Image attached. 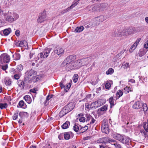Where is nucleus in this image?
<instances>
[{
	"mask_svg": "<svg viewBox=\"0 0 148 148\" xmlns=\"http://www.w3.org/2000/svg\"><path fill=\"white\" fill-rule=\"evenodd\" d=\"M113 137L115 139L119 140L123 144L129 145L130 139L127 136L124 135L116 134L113 135Z\"/></svg>",
	"mask_w": 148,
	"mask_h": 148,
	"instance_id": "f257e3e1",
	"label": "nucleus"
},
{
	"mask_svg": "<svg viewBox=\"0 0 148 148\" xmlns=\"http://www.w3.org/2000/svg\"><path fill=\"white\" fill-rule=\"evenodd\" d=\"M37 74V72L34 70L31 69L29 71H27L25 73V77L24 81H27L30 82V80H29V77L32 75H35Z\"/></svg>",
	"mask_w": 148,
	"mask_h": 148,
	"instance_id": "f03ea898",
	"label": "nucleus"
},
{
	"mask_svg": "<svg viewBox=\"0 0 148 148\" xmlns=\"http://www.w3.org/2000/svg\"><path fill=\"white\" fill-rule=\"evenodd\" d=\"M10 60V56L6 53L2 54L0 56V62L2 64L3 62L5 63L8 62Z\"/></svg>",
	"mask_w": 148,
	"mask_h": 148,
	"instance_id": "7ed1b4c3",
	"label": "nucleus"
},
{
	"mask_svg": "<svg viewBox=\"0 0 148 148\" xmlns=\"http://www.w3.org/2000/svg\"><path fill=\"white\" fill-rule=\"evenodd\" d=\"M75 107V105L72 103H69L63 108L65 112L67 114L72 111Z\"/></svg>",
	"mask_w": 148,
	"mask_h": 148,
	"instance_id": "20e7f679",
	"label": "nucleus"
},
{
	"mask_svg": "<svg viewBox=\"0 0 148 148\" xmlns=\"http://www.w3.org/2000/svg\"><path fill=\"white\" fill-rule=\"evenodd\" d=\"M46 16V13L44 11L40 14L37 20L38 23H41L45 21Z\"/></svg>",
	"mask_w": 148,
	"mask_h": 148,
	"instance_id": "39448f33",
	"label": "nucleus"
},
{
	"mask_svg": "<svg viewBox=\"0 0 148 148\" xmlns=\"http://www.w3.org/2000/svg\"><path fill=\"white\" fill-rule=\"evenodd\" d=\"M143 102L141 101H138L136 102L133 105L132 107L136 109H139L142 107Z\"/></svg>",
	"mask_w": 148,
	"mask_h": 148,
	"instance_id": "423d86ee",
	"label": "nucleus"
},
{
	"mask_svg": "<svg viewBox=\"0 0 148 148\" xmlns=\"http://www.w3.org/2000/svg\"><path fill=\"white\" fill-rule=\"evenodd\" d=\"M88 10L92 12H100L98 4L94 6H91L88 8Z\"/></svg>",
	"mask_w": 148,
	"mask_h": 148,
	"instance_id": "0eeeda50",
	"label": "nucleus"
},
{
	"mask_svg": "<svg viewBox=\"0 0 148 148\" xmlns=\"http://www.w3.org/2000/svg\"><path fill=\"white\" fill-rule=\"evenodd\" d=\"M122 31L120 29H118L117 30H115L114 33H112V36H122L123 33H121Z\"/></svg>",
	"mask_w": 148,
	"mask_h": 148,
	"instance_id": "6e6552de",
	"label": "nucleus"
},
{
	"mask_svg": "<svg viewBox=\"0 0 148 148\" xmlns=\"http://www.w3.org/2000/svg\"><path fill=\"white\" fill-rule=\"evenodd\" d=\"M65 64L66 65L65 69L66 71H69L70 70L72 69H73L72 66L73 65H72V64L70 63H66L65 61H64L62 64V66H63V65Z\"/></svg>",
	"mask_w": 148,
	"mask_h": 148,
	"instance_id": "1a4fd4ad",
	"label": "nucleus"
},
{
	"mask_svg": "<svg viewBox=\"0 0 148 148\" xmlns=\"http://www.w3.org/2000/svg\"><path fill=\"white\" fill-rule=\"evenodd\" d=\"M98 5L100 12L106 9L108 6V4L107 3H101L98 4Z\"/></svg>",
	"mask_w": 148,
	"mask_h": 148,
	"instance_id": "9d476101",
	"label": "nucleus"
},
{
	"mask_svg": "<svg viewBox=\"0 0 148 148\" xmlns=\"http://www.w3.org/2000/svg\"><path fill=\"white\" fill-rule=\"evenodd\" d=\"M140 40L139 39L137 40L132 45L129 49V51L130 52H132L135 49L136 47L139 43Z\"/></svg>",
	"mask_w": 148,
	"mask_h": 148,
	"instance_id": "9b49d317",
	"label": "nucleus"
},
{
	"mask_svg": "<svg viewBox=\"0 0 148 148\" xmlns=\"http://www.w3.org/2000/svg\"><path fill=\"white\" fill-rule=\"evenodd\" d=\"M81 62H82L83 65L88 64L91 60L90 58L88 57L81 59Z\"/></svg>",
	"mask_w": 148,
	"mask_h": 148,
	"instance_id": "f8f14e48",
	"label": "nucleus"
},
{
	"mask_svg": "<svg viewBox=\"0 0 148 148\" xmlns=\"http://www.w3.org/2000/svg\"><path fill=\"white\" fill-rule=\"evenodd\" d=\"M54 52L60 56H61V55L63 54L64 52L63 49L62 48H58L55 49L54 50Z\"/></svg>",
	"mask_w": 148,
	"mask_h": 148,
	"instance_id": "ddd939ff",
	"label": "nucleus"
},
{
	"mask_svg": "<svg viewBox=\"0 0 148 148\" xmlns=\"http://www.w3.org/2000/svg\"><path fill=\"white\" fill-rule=\"evenodd\" d=\"M19 115L21 119H23L25 117H27L29 116V114L26 112H21L19 114Z\"/></svg>",
	"mask_w": 148,
	"mask_h": 148,
	"instance_id": "4468645a",
	"label": "nucleus"
},
{
	"mask_svg": "<svg viewBox=\"0 0 148 148\" xmlns=\"http://www.w3.org/2000/svg\"><path fill=\"white\" fill-rule=\"evenodd\" d=\"M23 69V66L21 64L17 66L16 69L15 70V72L16 73H21V71Z\"/></svg>",
	"mask_w": 148,
	"mask_h": 148,
	"instance_id": "2eb2a0df",
	"label": "nucleus"
},
{
	"mask_svg": "<svg viewBox=\"0 0 148 148\" xmlns=\"http://www.w3.org/2000/svg\"><path fill=\"white\" fill-rule=\"evenodd\" d=\"M17 107H23V108H26L27 106L26 104H25L24 102L23 101L21 100L19 102L18 105L17 106Z\"/></svg>",
	"mask_w": 148,
	"mask_h": 148,
	"instance_id": "dca6fc26",
	"label": "nucleus"
},
{
	"mask_svg": "<svg viewBox=\"0 0 148 148\" xmlns=\"http://www.w3.org/2000/svg\"><path fill=\"white\" fill-rule=\"evenodd\" d=\"M11 30L10 28H9L4 30L3 31V33L5 36H8L11 32Z\"/></svg>",
	"mask_w": 148,
	"mask_h": 148,
	"instance_id": "f3484780",
	"label": "nucleus"
},
{
	"mask_svg": "<svg viewBox=\"0 0 148 148\" xmlns=\"http://www.w3.org/2000/svg\"><path fill=\"white\" fill-rule=\"evenodd\" d=\"M20 47H28V44L27 41L25 40H23L20 41Z\"/></svg>",
	"mask_w": 148,
	"mask_h": 148,
	"instance_id": "a211bd4d",
	"label": "nucleus"
},
{
	"mask_svg": "<svg viewBox=\"0 0 148 148\" xmlns=\"http://www.w3.org/2000/svg\"><path fill=\"white\" fill-rule=\"evenodd\" d=\"M45 51H43L38 54V56H40V58H47L48 56V54H47Z\"/></svg>",
	"mask_w": 148,
	"mask_h": 148,
	"instance_id": "6ab92c4d",
	"label": "nucleus"
},
{
	"mask_svg": "<svg viewBox=\"0 0 148 148\" xmlns=\"http://www.w3.org/2000/svg\"><path fill=\"white\" fill-rule=\"evenodd\" d=\"M24 99L28 103L30 104L31 102L32 99L29 95H26L24 97Z\"/></svg>",
	"mask_w": 148,
	"mask_h": 148,
	"instance_id": "aec40b11",
	"label": "nucleus"
},
{
	"mask_svg": "<svg viewBox=\"0 0 148 148\" xmlns=\"http://www.w3.org/2000/svg\"><path fill=\"white\" fill-rule=\"evenodd\" d=\"M70 122L69 121H66L64 123L62 126V128L63 129L67 128L70 125Z\"/></svg>",
	"mask_w": 148,
	"mask_h": 148,
	"instance_id": "412c9836",
	"label": "nucleus"
},
{
	"mask_svg": "<svg viewBox=\"0 0 148 148\" xmlns=\"http://www.w3.org/2000/svg\"><path fill=\"white\" fill-rule=\"evenodd\" d=\"M80 0H75L72 3V5L69 7L71 9L75 7L79 3Z\"/></svg>",
	"mask_w": 148,
	"mask_h": 148,
	"instance_id": "4be33fe9",
	"label": "nucleus"
},
{
	"mask_svg": "<svg viewBox=\"0 0 148 148\" xmlns=\"http://www.w3.org/2000/svg\"><path fill=\"white\" fill-rule=\"evenodd\" d=\"M5 84L7 86H10L11 84V80L8 79H4Z\"/></svg>",
	"mask_w": 148,
	"mask_h": 148,
	"instance_id": "5701e85b",
	"label": "nucleus"
},
{
	"mask_svg": "<svg viewBox=\"0 0 148 148\" xmlns=\"http://www.w3.org/2000/svg\"><path fill=\"white\" fill-rule=\"evenodd\" d=\"M102 99H101L100 101H99V100H98L97 101H96L95 102H94L92 103H91L90 105V108H92L93 107L95 108L96 107V108L98 107L99 105L97 106H94L96 104H98L99 103V102L101 101V100Z\"/></svg>",
	"mask_w": 148,
	"mask_h": 148,
	"instance_id": "b1692460",
	"label": "nucleus"
},
{
	"mask_svg": "<svg viewBox=\"0 0 148 148\" xmlns=\"http://www.w3.org/2000/svg\"><path fill=\"white\" fill-rule=\"evenodd\" d=\"M70 133H72L71 132H67L64 133V139L66 140H69L70 138Z\"/></svg>",
	"mask_w": 148,
	"mask_h": 148,
	"instance_id": "393cba45",
	"label": "nucleus"
},
{
	"mask_svg": "<svg viewBox=\"0 0 148 148\" xmlns=\"http://www.w3.org/2000/svg\"><path fill=\"white\" fill-rule=\"evenodd\" d=\"M128 31V32L129 34V35L133 34L134 33L135 31V29L134 28L130 27L127 29Z\"/></svg>",
	"mask_w": 148,
	"mask_h": 148,
	"instance_id": "a878e982",
	"label": "nucleus"
},
{
	"mask_svg": "<svg viewBox=\"0 0 148 148\" xmlns=\"http://www.w3.org/2000/svg\"><path fill=\"white\" fill-rule=\"evenodd\" d=\"M105 19L104 16L103 15L99 16L96 18V20L99 22H103Z\"/></svg>",
	"mask_w": 148,
	"mask_h": 148,
	"instance_id": "bb28decb",
	"label": "nucleus"
},
{
	"mask_svg": "<svg viewBox=\"0 0 148 148\" xmlns=\"http://www.w3.org/2000/svg\"><path fill=\"white\" fill-rule=\"evenodd\" d=\"M14 20V19L13 17L12 16H10L9 15H8L7 16L6 19V21H8V22L10 23L13 21Z\"/></svg>",
	"mask_w": 148,
	"mask_h": 148,
	"instance_id": "cd10ccee",
	"label": "nucleus"
},
{
	"mask_svg": "<svg viewBox=\"0 0 148 148\" xmlns=\"http://www.w3.org/2000/svg\"><path fill=\"white\" fill-rule=\"evenodd\" d=\"M84 29V27L82 26L77 27L75 29V31L77 32H82Z\"/></svg>",
	"mask_w": 148,
	"mask_h": 148,
	"instance_id": "c85d7f7f",
	"label": "nucleus"
},
{
	"mask_svg": "<svg viewBox=\"0 0 148 148\" xmlns=\"http://www.w3.org/2000/svg\"><path fill=\"white\" fill-rule=\"evenodd\" d=\"M81 128L79 130L80 133H82L85 132L88 129V126H85L84 127H82L81 126Z\"/></svg>",
	"mask_w": 148,
	"mask_h": 148,
	"instance_id": "c756f323",
	"label": "nucleus"
},
{
	"mask_svg": "<svg viewBox=\"0 0 148 148\" xmlns=\"http://www.w3.org/2000/svg\"><path fill=\"white\" fill-rule=\"evenodd\" d=\"M66 114V112H65L64 110L62 108L59 114V116L61 118Z\"/></svg>",
	"mask_w": 148,
	"mask_h": 148,
	"instance_id": "7c9ffc66",
	"label": "nucleus"
},
{
	"mask_svg": "<svg viewBox=\"0 0 148 148\" xmlns=\"http://www.w3.org/2000/svg\"><path fill=\"white\" fill-rule=\"evenodd\" d=\"M101 130L103 132L106 134H108L109 132V128L101 127Z\"/></svg>",
	"mask_w": 148,
	"mask_h": 148,
	"instance_id": "2f4dec72",
	"label": "nucleus"
},
{
	"mask_svg": "<svg viewBox=\"0 0 148 148\" xmlns=\"http://www.w3.org/2000/svg\"><path fill=\"white\" fill-rule=\"evenodd\" d=\"M76 65L77 66V67H80L82 66H84L82 62H81V60H79L76 62Z\"/></svg>",
	"mask_w": 148,
	"mask_h": 148,
	"instance_id": "473e14b6",
	"label": "nucleus"
},
{
	"mask_svg": "<svg viewBox=\"0 0 148 148\" xmlns=\"http://www.w3.org/2000/svg\"><path fill=\"white\" fill-rule=\"evenodd\" d=\"M109 102L110 104V108H112V107L113 106L114 104V99L113 97H111L109 99Z\"/></svg>",
	"mask_w": 148,
	"mask_h": 148,
	"instance_id": "72a5a7b5",
	"label": "nucleus"
},
{
	"mask_svg": "<svg viewBox=\"0 0 148 148\" xmlns=\"http://www.w3.org/2000/svg\"><path fill=\"white\" fill-rule=\"evenodd\" d=\"M146 53V52L144 51L143 49H142L139 50L138 54L140 57H142Z\"/></svg>",
	"mask_w": 148,
	"mask_h": 148,
	"instance_id": "f704fd0d",
	"label": "nucleus"
},
{
	"mask_svg": "<svg viewBox=\"0 0 148 148\" xmlns=\"http://www.w3.org/2000/svg\"><path fill=\"white\" fill-rule=\"evenodd\" d=\"M116 99L119 98L121 97L123 95V92L122 90H119L116 93Z\"/></svg>",
	"mask_w": 148,
	"mask_h": 148,
	"instance_id": "c9c22d12",
	"label": "nucleus"
},
{
	"mask_svg": "<svg viewBox=\"0 0 148 148\" xmlns=\"http://www.w3.org/2000/svg\"><path fill=\"white\" fill-rule=\"evenodd\" d=\"M17 73L15 74L14 76V78L15 79L18 80L19 79L21 75V73Z\"/></svg>",
	"mask_w": 148,
	"mask_h": 148,
	"instance_id": "e433bc0d",
	"label": "nucleus"
},
{
	"mask_svg": "<svg viewBox=\"0 0 148 148\" xmlns=\"http://www.w3.org/2000/svg\"><path fill=\"white\" fill-rule=\"evenodd\" d=\"M104 143H110L111 139L108 137H105L103 138Z\"/></svg>",
	"mask_w": 148,
	"mask_h": 148,
	"instance_id": "4c0bfd02",
	"label": "nucleus"
},
{
	"mask_svg": "<svg viewBox=\"0 0 148 148\" xmlns=\"http://www.w3.org/2000/svg\"><path fill=\"white\" fill-rule=\"evenodd\" d=\"M8 105L7 103H0V108L2 109L3 108H6L8 107Z\"/></svg>",
	"mask_w": 148,
	"mask_h": 148,
	"instance_id": "58836bf2",
	"label": "nucleus"
},
{
	"mask_svg": "<svg viewBox=\"0 0 148 148\" xmlns=\"http://www.w3.org/2000/svg\"><path fill=\"white\" fill-rule=\"evenodd\" d=\"M107 107L108 105H106L102 106L101 108H100L98 110H100L101 111H106L107 110Z\"/></svg>",
	"mask_w": 148,
	"mask_h": 148,
	"instance_id": "ea45409f",
	"label": "nucleus"
},
{
	"mask_svg": "<svg viewBox=\"0 0 148 148\" xmlns=\"http://www.w3.org/2000/svg\"><path fill=\"white\" fill-rule=\"evenodd\" d=\"M33 78H34L33 79V81L35 82L38 81L41 78L40 76L39 75H37L34 77H33Z\"/></svg>",
	"mask_w": 148,
	"mask_h": 148,
	"instance_id": "a19ab883",
	"label": "nucleus"
},
{
	"mask_svg": "<svg viewBox=\"0 0 148 148\" xmlns=\"http://www.w3.org/2000/svg\"><path fill=\"white\" fill-rule=\"evenodd\" d=\"M114 72V70L112 68H110L106 71V73L107 75L111 74H112Z\"/></svg>",
	"mask_w": 148,
	"mask_h": 148,
	"instance_id": "79ce46f5",
	"label": "nucleus"
},
{
	"mask_svg": "<svg viewBox=\"0 0 148 148\" xmlns=\"http://www.w3.org/2000/svg\"><path fill=\"white\" fill-rule=\"evenodd\" d=\"M142 107H143V111H144V112L147 111L148 108L146 104L145 103H143Z\"/></svg>",
	"mask_w": 148,
	"mask_h": 148,
	"instance_id": "37998d69",
	"label": "nucleus"
},
{
	"mask_svg": "<svg viewBox=\"0 0 148 148\" xmlns=\"http://www.w3.org/2000/svg\"><path fill=\"white\" fill-rule=\"evenodd\" d=\"M13 56L14 57L16 60H19L21 57L19 53L15 54L14 55H13Z\"/></svg>",
	"mask_w": 148,
	"mask_h": 148,
	"instance_id": "c03bdc74",
	"label": "nucleus"
},
{
	"mask_svg": "<svg viewBox=\"0 0 148 148\" xmlns=\"http://www.w3.org/2000/svg\"><path fill=\"white\" fill-rule=\"evenodd\" d=\"M18 83L19 84H18L19 86L21 87H22V89L24 88V86H24L25 83L23 81H20V82H18Z\"/></svg>",
	"mask_w": 148,
	"mask_h": 148,
	"instance_id": "a18cd8bd",
	"label": "nucleus"
},
{
	"mask_svg": "<svg viewBox=\"0 0 148 148\" xmlns=\"http://www.w3.org/2000/svg\"><path fill=\"white\" fill-rule=\"evenodd\" d=\"M78 76L77 74H75L74 75L73 81L75 83H76L77 82L78 78Z\"/></svg>",
	"mask_w": 148,
	"mask_h": 148,
	"instance_id": "49530a36",
	"label": "nucleus"
},
{
	"mask_svg": "<svg viewBox=\"0 0 148 148\" xmlns=\"http://www.w3.org/2000/svg\"><path fill=\"white\" fill-rule=\"evenodd\" d=\"M75 59V57L74 56L71 55L69 56V57H67L66 59V60H68L69 59H70L71 60H73Z\"/></svg>",
	"mask_w": 148,
	"mask_h": 148,
	"instance_id": "de8ad7c7",
	"label": "nucleus"
},
{
	"mask_svg": "<svg viewBox=\"0 0 148 148\" xmlns=\"http://www.w3.org/2000/svg\"><path fill=\"white\" fill-rule=\"evenodd\" d=\"M73 129L76 132H78V130H79V127L77 125H76L75 124L73 126Z\"/></svg>",
	"mask_w": 148,
	"mask_h": 148,
	"instance_id": "09e8293b",
	"label": "nucleus"
},
{
	"mask_svg": "<svg viewBox=\"0 0 148 148\" xmlns=\"http://www.w3.org/2000/svg\"><path fill=\"white\" fill-rule=\"evenodd\" d=\"M71 9L70 8V7H69L66 9L62 10L61 12L62 14H64L69 11Z\"/></svg>",
	"mask_w": 148,
	"mask_h": 148,
	"instance_id": "8fccbe9b",
	"label": "nucleus"
},
{
	"mask_svg": "<svg viewBox=\"0 0 148 148\" xmlns=\"http://www.w3.org/2000/svg\"><path fill=\"white\" fill-rule=\"evenodd\" d=\"M71 86V84L70 83H69V85H66V88L65 89L64 88V90L65 92H67L68 91V90H69V88H70Z\"/></svg>",
	"mask_w": 148,
	"mask_h": 148,
	"instance_id": "3c124183",
	"label": "nucleus"
},
{
	"mask_svg": "<svg viewBox=\"0 0 148 148\" xmlns=\"http://www.w3.org/2000/svg\"><path fill=\"white\" fill-rule=\"evenodd\" d=\"M130 87H128L127 86L126 87L124 88V90H125V92L126 93H128L130 91H131V90H130Z\"/></svg>",
	"mask_w": 148,
	"mask_h": 148,
	"instance_id": "603ef678",
	"label": "nucleus"
},
{
	"mask_svg": "<svg viewBox=\"0 0 148 148\" xmlns=\"http://www.w3.org/2000/svg\"><path fill=\"white\" fill-rule=\"evenodd\" d=\"M86 121H89L92 118V116L89 114H86Z\"/></svg>",
	"mask_w": 148,
	"mask_h": 148,
	"instance_id": "864d4df0",
	"label": "nucleus"
},
{
	"mask_svg": "<svg viewBox=\"0 0 148 148\" xmlns=\"http://www.w3.org/2000/svg\"><path fill=\"white\" fill-rule=\"evenodd\" d=\"M111 84L109 82H107L105 85V88L107 89H109L111 87Z\"/></svg>",
	"mask_w": 148,
	"mask_h": 148,
	"instance_id": "5fc2aeb1",
	"label": "nucleus"
},
{
	"mask_svg": "<svg viewBox=\"0 0 148 148\" xmlns=\"http://www.w3.org/2000/svg\"><path fill=\"white\" fill-rule=\"evenodd\" d=\"M140 132L144 136L145 138H146L147 136V134L146 133L145 130H140Z\"/></svg>",
	"mask_w": 148,
	"mask_h": 148,
	"instance_id": "6e6d98bb",
	"label": "nucleus"
},
{
	"mask_svg": "<svg viewBox=\"0 0 148 148\" xmlns=\"http://www.w3.org/2000/svg\"><path fill=\"white\" fill-rule=\"evenodd\" d=\"M46 51L45 52L46 53V54L49 55V54L50 53V51L52 50V48H49L45 49ZM47 55V54H46Z\"/></svg>",
	"mask_w": 148,
	"mask_h": 148,
	"instance_id": "4d7b16f0",
	"label": "nucleus"
},
{
	"mask_svg": "<svg viewBox=\"0 0 148 148\" xmlns=\"http://www.w3.org/2000/svg\"><path fill=\"white\" fill-rule=\"evenodd\" d=\"M122 33H123V36H127L129 35V34H128V31L127 30L123 31V32Z\"/></svg>",
	"mask_w": 148,
	"mask_h": 148,
	"instance_id": "13d9d810",
	"label": "nucleus"
},
{
	"mask_svg": "<svg viewBox=\"0 0 148 148\" xmlns=\"http://www.w3.org/2000/svg\"><path fill=\"white\" fill-rule=\"evenodd\" d=\"M86 118L84 117H82L80 118L79 121L81 122H84L86 121Z\"/></svg>",
	"mask_w": 148,
	"mask_h": 148,
	"instance_id": "bf43d9fd",
	"label": "nucleus"
},
{
	"mask_svg": "<svg viewBox=\"0 0 148 148\" xmlns=\"http://www.w3.org/2000/svg\"><path fill=\"white\" fill-rule=\"evenodd\" d=\"M8 67L7 64H5L1 66V69L4 71Z\"/></svg>",
	"mask_w": 148,
	"mask_h": 148,
	"instance_id": "052dcab7",
	"label": "nucleus"
},
{
	"mask_svg": "<svg viewBox=\"0 0 148 148\" xmlns=\"http://www.w3.org/2000/svg\"><path fill=\"white\" fill-rule=\"evenodd\" d=\"M146 124L145 123H144L143 124V127L145 130V131L147 132V130H148V125L146 127Z\"/></svg>",
	"mask_w": 148,
	"mask_h": 148,
	"instance_id": "680f3d73",
	"label": "nucleus"
},
{
	"mask_svg": "<svg viewBox=\"0 0 148 148\" xmlns=\"http://www.w3.org/2000/svg\"><path fill=\"white\" fill-rule=\"evenodd\" d=\"M103 138H101L98 140L97 141L98 143H104V141H103Z\"/></svg>",
	"mask_w": 148,
	"mask_h": 148,
	"instance_id": "e2e57ef3",
	"label": "nucleus"
},
{
	"mask_svg": "<svg viewBox=\"0 0 148 148\" xmlns=\"http://www.w3.org/2000/svg\"><path fill=\"white\" fill-rule=\"evenodd\" d=\"M123 66L125 68H127L129 67V64L127 63H124L123 64Z\"/></svg>",
	"mask_w": 148,
	"mask_h": 148,
	"instance_id": "0e129e2a",
	"label": "nucleus"
},
{
	"mask_svg": "<svg viewBox=\"0 0 148 148\" xmlns=\"http://www.w3.org/2000/svg\"><path fill=\"white\" fill-rule=\"evenodd\" d=\"M114 145L115 146L116 148H121V146L119 144H117V143H114Z\"/></svg>",
	"mask_w": 148,
	"mask_h": 148,
	"instance_id": "69168bd1",
	"label": "nucleus"
},
{
	"mask_svg": "<svg viewBox=\"0 0 148 148\" xmlns=\"http://www.w3.org/2000/svg\"><path fill=\"white\" fill-rule=\"evenodd\" d=\"M18 113H15L14 114L13 116V119L14 120H16L18 116Z\"/></svg>",
	"mask_w": 148,
	"mask_h": 148,
	"instance_id": "338daca9",
	"label": "nucleus"
},
{
	"mask_svg": "<svg viewBox=\"0 0 148 148\" xmlns=\"http://www.w3.org/2000/svg\"><path fill=\"white\" fill-rule=\"evenodd\" d=\"M144 47L145 48L147 49L148 48V40L146 42V43L144 44Z\"/></svg>",
	"mask_w": 148,
	"mask_h": 148,
	"instance_id": "774afa93",
	"label": "nucleus"
}]
</instances>
